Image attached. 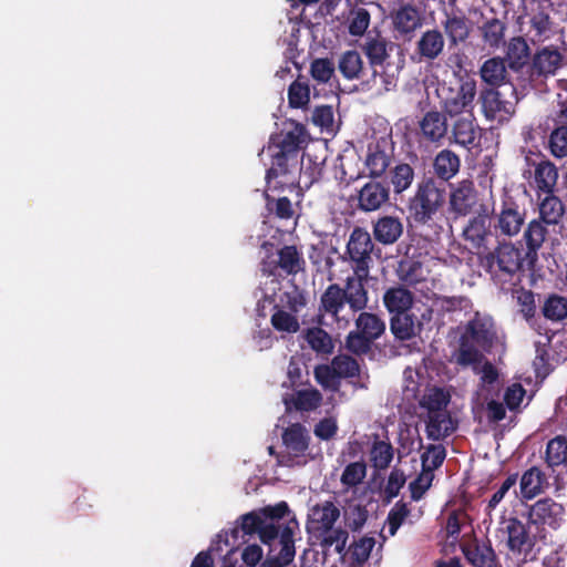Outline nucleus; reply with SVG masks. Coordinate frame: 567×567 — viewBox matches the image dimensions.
I'll list each match as a JSON object with an SVG mask.
<instances>
[{
  "label": "nucleus",
  "instance_id": "12",
  "mask_svg": "<svg viewBox=\"0 0 567 567\" xmlns=\"http://www.w3.org/2000/svg\"><path fill=\"white\" fill-rule=\"evenodd\" d=\"M447 138L450 144H455L467 151H472L481 145L482 128L476 122L473 113L455 116Z\"/></svg>",
  "mask_w": 567,
  "mask_h": 567
},
{
  "label": "nucleus",
  "instance_id": "14",
  "mask_svg": "<svg viewBox=\"0 0 567 567\" xmlns=\"http://www.w3.org/2000/svg\"><path fill=\"white\" fill-rule=\"evenodd\" d=\"M373 248L371 235L362 227H354L347 244V254L353 262L352 268L358 269V272L361 274L370 270Z\"/></svg>",
  "mask_w": 567,
  "mask_h": 567
},
{
  "label": "nucleus",
  "instance_id": "61",
  "mask_svg": "<svg viewBox=\"0 0 567 567\" xmlns=\"http://www.w3.org/2000/svg\"><path fill=\"white\" fill-rule=\"evenodd\" d=\"M548 146L555 157L567 156V125H560L550 133Z\"/></svg>",
  "mask_w": 567,
  "mask_h": 567
},
{
  "label": "nucleus",
  "instance_id": "53",
  "mask_svg": "<svg viewBox=\"0 0 567 567\" xmlns=\"http://www.w3.org/2000/svg\"><path fill=\"white\" fill-rule=\"evenodd\" d=\"M271 326L279 332L296 333L300 329L298 318L292 312L277 309L271 318Z\"/></svg>",
  "mask_w": 567,
  "mask_h": 567
},
{
  "label": "nucleus",
  "instance_id": "36",
  "mask_svg": "<svg viewBox=\"0 0 567 567\" xmlns=\"http://www.w3.org/2000/svg\"><path fill=\"white\" fill-rule=\"evenodd\" d=\"M480 75L493 89L505 84L508 75L505 60L498 56L486 60L480 69Z\"/></svg>",
  "mask_w": 567,
  "mask_h": 567
},
{
  "label": "nucleus",
  "instance_id": "40",
  "mask_svg": "<svg viewBox=\"0 0 567 567\" xmlns=\"http://www.w3.org/2000/svg\"><path fill=\"white\" fill-rule=\"evenodd\" d=\"M396 275L402 282L414 286L424 280L423 264L405 254L398 262Z\"/></svg>",
  "mask_w": 567,
  "mask_h": 567
},
{
  "label": "nucleus",
  "instance_id": "29",
  "mask_svg": "<svg viewBox=\"0 0 567 567\" xmlns=\"http://www.w3.org/2000/svg\"><path fill=\"white\" fill-rule=\"evenodd\" d=\"M444 38L440 30L432 29L422 33L416 42L415 54L419 62H432L436 60L444 50Z\"/></svg>",
  "mask_w": 567,
  "mask_h": 567
},
{
  "label": "nucleus",
  "instance_id": "8",
  "mask_svg": "<svg viewBox=\"0 0 567 567\" xmlns=\"http://www.w3.org/2000/svg\"><path fill=\"white\" fill-rule=\"evenodd\" d=\"M384 331L385 322L378 315L361 311L355 319V331H351L346 339V347L353 354H365Z\"/></svg>",
  "mask_w": 567,
  "mask_h": 567
},
{
  "label": "nucleus",
  "instance_id": "27",
  "mask_svg": "<svg viewBox=\"0 0 567 567\" xmlns=\"http://www.w3.org/2000/svg\"><path fill=\"white\" fill-rule=\"evenodd\" d=\"M347 303V291L338 284L329 285L320 297L318 317L330 316L336 322L340 321V311Z\"/></svg>",
  "mask_w": 567,
  "mask_h": 567
},
{
  "label": "nucleus",
  "instance_id": "18",
  "mask_svg": "<svg viewBox=\"0 0 567 567\" xmlns=\"http://www.w3.org/2000/svg\"><path fill=\"white\" fill-rule=\"evenodd\" d=\"M399 45L383 37L378 30L368 31L361 50L373 69V76L378 74L377 68H383L390 58V53Z\"/></svg>",
  "mask_w": 567,
  "mask_h": 567
},
{
  "label": "nucleus",
  "instance_id": "55",
  "mask_svg": "<svg viewBox=\"0 0 567 567\" xmlns=\"http://www.w3.org/2000/svg\"><path fill=\"white\" fill-rule=\"evenodd\" d=\"M367 475V464L363 461L349 463L342 474L340 482L343 486L351 488L361 484Z\"/></svg>",
  "mask_w": 567,
  "mask_h": 567
},
{
  "label": "nucleus",
  "instance_id": "57",
  "mask_svg": "<svg viewBox=\"0 0 567 567\" xmlns=\"http://www.w3.org/2000/svg\"><path fill=\"white\" fill-rule=\"evenodd\" d=\"M547 229L543 221L532 220L524 234L528 250L536 252L545 241Z\"/></svg>",
  "mask_w": 567,
  "mask_h": 567
},
{
  "label": "nucleus",
  "instance_id": "20",
  "mask_svg": "<svg viewBox=\"0 0 567 567\" xmlns=\"http://www.w3.org/2000/svg\"><path fill=\"white\" fill-rule=\"evenodd\" d=\"M393 159V147L388 140L380 138L368 144L364 167L370 178L382 177Z\"/></svg>",
  "mask_w": 567,
  "mask_h": 567
},
{
  "label": "nucleus",
  "instance_id": "5",
  "mask_svg": "<svg viewBox=\"0 0 567 567\" xmlns=\"http://www.w3.org/2000/svg\"><path fill=\"white\" fill-rule=\"evenodd\" d=\"M299 528L298 520L292 517L286 525H277L274 522L264 520L258 533L260 540L268 546L278 539L280 550L276 556H268L267 567H288L295 559V533Z\"/></svg>",
  "mask_w": 567,
  "mask_h": 567
},
{
  "label": "nucleus",
  "instance_id": "45",
  "mask_svg": "<svg viewBox=\"0 0 567 567\" xmlns=\"http://www.w3.org/2000/svg\"><path fill=\"white\" fill-rule=\"evenodd\" d=\"M370 462L378 471L386 470L394 456V449L389 441L375 440L370 449Z\"/></svg>",
  "mask_w": 567,
  "mask_h": 567
},
{
  "label": "nucleus",
  "instance_id": "33",
  "mask_svg": "<svg viewBox=\"0 0 567 567\" xmlns=\"http://www.w3.org/2000/svg\"><path fill=\"white\" fill-rule=\"evenodd\" d=\"M548 485L545 473L537 466H532L525 471L519 481L522 498L533 499L542 494Z\"/></svg>",
  "mask_w": 567,
  "mask_h": 567
},
{
  "label": "nucleus",
  "instance_id": "49",
  "mask_svg": "<svg viewBox=\"0 0 567 567\" xmlns=\"http://www.w3.org/2000/svg\"><path fill=\"white\" fill-rule=\"evenodd\" d=\"M450 402V395L442 389L433 386L420 399L419 404L427 411V414L445 410Z\"/></svg>",
  "mask_w": 567,
  "mask_h": 567
},
{
  "label": "nucleus",
  "instance_id": "19",
  "mask_svg": "<svg viewBox=\"0 0 567 567\" xmlns=\"http://www.w3.org/2000/svg\"><path fill=\"white\" fill-rule=\"evenodd\" d=\"M504 532L507 535L506 546L514 555L527 557L534 550L536 536L529 532V526L517 517H509L505 522Z\"/></svg>",
  "mask_w": 567,
  "mask_h": 567
},
{
  "label": "nucleus",
  "instance_id": "28",
  "mask_svg": "<svg viewBox=\"0 0 567 567\" xmlns=\"http://www.w3.org/2000/svg\"><path fill=\"white\" fill-rule=\"evenodd\" d=\"M403 223L398 216L383 215L372 226V234L375 241L383 246L395 244L403 235Z\"/></svg>",
  "mask_w": 567,
  "mask_h": 567
},
{
  "label": "nucleus",
  "instance_id": "17",
  "mask_svg": "<svg viewBox=\"0 0 567 567\" xmlns=\"http://www.w3.org/2000/svg\"><path fill=\"white\" fill-rule=\"evenodd\" d=\"M340 517V509L332 501L313 505L308 514L307 532L315 538H320L331 532Z\"/></svg>",
  "mask_w": 567,
  "mask_h": 567
},
{
  "label": "nucleus",
  "instance_id": "32",
  "mask_svg": "<svg viewBox=\"0 0 567 567\" xmlns=\"http://www.w3.org/2000/svg\"><path fill=\"white\" fill-rule=\"evenodd\" d=\"M322 394L316 388L295 391L289 398L284 399L287 411L292 409L299 412H312L322 403Z\"/></svg>",
  "mask_w": 567,
  "mask_h": 567
},
{
  "label": "nucleus",
  "instance_id": "64",
  "mask_svg": "<svg viewBox=\"0 0 567 567\" xmlns=\"http://www.w3.org/2000/svg\"><path fill=\"white\" fill-rule=\"evenodd\" d=\"M334 73V64L331 60L327 58L315 59L310 65V74L311 76L320 82L327 83L332 78Z\"/></svg>",
  "mask_w": 567,
  "mask_h": 567
},
{
  "label": "nucleus",
  "instance_id": "46",
  "mask_svg": "<svg viewBox=\"0 0 567 567\" xmlns=\"http://www.w3.org/2000/svg\"><path fill=\"white\" fill-rule=\"evenodd\" d=\"M310 102L308 80L299 75L288 87V104L292 109H305Z\"/></svg>",
  "mask_w": 567,
  "mask_h": 567
},
{
  "label": "nucleus",
  "instance_id": "51",
  "mask_svg": "<svg viewBox=\"0 0 567 567\" xmlns=\"http://www.w3.org/2000/svg\"><path fill=\"white\" fill-rule=\"evenodd\" d=\"M375 545L373 537L363 536L354 542L349 548L351 564L361 567L369 559L371 550Z\"/></svg>",
  "mask_w": 567,
  "mask_h": 567
},
{
  "label": "nucleus",
  "instance_id": "15",
  "mask_svg": "<svg viewBox=\"0 0 567 567\" xmlns=\"http://www.w3.org/2000/svg\"><path fill=\"white\" fill-rule=\"evenodd\" d=\"M308 132L303 124L296 121L285 123L284 128L270 137L268 148L293 153L300 156L301 150L307 145Z\"/></svg>",
  "mask_w": 567,
  "mask_h": 567
},
{
  "label": "nucleus",
  "instance_id": "3",
  "mask_svg": "<svg viewBox=\"0 0 567 567\" xmlns=\"http://www.w3.org/2000/svg\"><path fill=\"white\" fill-rule=\"evenodd\" d=\"M446 189L434 177L424 176L409 198V217L421 226L432 227L442 218Z\"/></svg>",
  "mask_w": 567,
  "mask_h": 567
},
{
  "label": "nucleus",
  "instance_id": "54",
  "mask_svg": "<svg viewBox=\"0 0 567 567\" xmlns=\"http://www.w3.org/2000/svg\"><path fill=\"white\" fill-rule=\"evenodd\" d=\"M266 207L280 219L292 218L295 210L291 200L286 196L275 198L268 192L265 193Z\"/></svg>",
  "mask_w": 567,
  "mask_h": 567
},
{
  "label": "nucleus",
  "instance_id": "7",
  "mask_svg": "<svg viewBox=\"0 0 567 567\" xmlns=\"http://www.w3.org/2000/svg\"><path fill=\"white\" fill-rule=\"evenodd\" d=\"M442 110L451 118L472 112L477 89L476 80L468 75L460 79L457 89L447 86L445 83L437 89Z\"/></svg>",
  "mask_w": 567,
  "mask_h": 567
},
{
  "label": "nucleus",
  "instance_id": "42",
  "mask_svg": "<svg viewBox=\"0 0 567 567\" xmlns=\"http://www.w3.org/2000/svg\"><path fill=\"white\" fill-rule=\"evenodd\" d=\"M558 179L557 167L548 159L540 161L535 167V183L538 190L554 193Z\"/></svg>",
  "mask_w": 567,
  "mask_h": 567
},
{
  "label": "nucleus",
  "instance_id": "13",
  "mask_svg": "<svg viewBox=\"0 0 567 567\" xmlns=\"http://www.w3.org/2000/svg\"><path fill=\"white\" fill-rule=\"evenodd\" d=\"M462 236L465 241L476 249V255L480 251L488 250L495 238L492 218L485 213H478L468 219L463 228Z\"/></svg>",
  "mask_w": 567,
  "mask_h": 567
},
{
  "label": "nucleus",
  "instance_id": "22",
  "mask_svg": "<svg viewBox=\"0 0 567 567\" xmlns=\"http://www.w3.org/2000/svg\"><path fill=\"white\" fill-rule=\"evenodd\" d=\"M565 515V508L550 497L537 501L529 508V524L544 526L547 525L553 529H557Z\"/></svg>",
  "mask_w": 567,
  "mask_h": 567
},
{
  "label": "nucleus",
  "instance_id": "30",
  "mask_svg": "<svg viewBox=\"0 0 567 567\" xmlns=\"http://www.w3.org/2000/svg\"><path fill=\"white\" fill-rule=\"evenodd\" d=\"M390 330L396 340L409 341L421 332L422 322L412 310L399 312L391 316Z\"/></svg>",
  "mask_w": 567,
  "mask_h": 567
},
{
  "label": "nucleus",
  "instance_id": "1",
  "mask_svg": "<svg viewBox=\"0 0 567 567\" xmlns=\"http://www.w3.org/2000/svg\"><path fill=\"white\" fill-rule=\"evenodd\" d=\"M503 343V337L493 317L476 311L460 337L456 363L462 367L481 363L484 359L482 351L491 353Z\"/></svg>",
  "mask_w": 567,
  "mask_h": 567
},
{
  "label": "nucleus",
  "instance_id": "62",
  "mask_svg": "<svg viewBox=\"0 0 567 567\" xmlns=\"http://www.w3.org/2000/svg\"><path fill=\"white\" fill-rule=\"evenodd\" d=\"M405 481L406 478L402 470L394 467L391 471L385 487L383 489L384 501L386 503H390L394 497L399 495L401 488L405 484Z\"/></svg>",
  "mask_w": 567,
  "mask_h": 567
},
{
  "label": "nucleus",
  "instance_id": "11",
  "mask_svg": "<svg viewBox=\"0 0 567 567\" xmlns=\"http://www.w3.org/2000/svg\"><path fill=\"white\" fill-rule=\"evenodd\" d=\"M449 212L454 218L466 217L476 210L478 192L470 178L449 184Z\"/></svg>",
  "mask_w": 567,
  "mask_h": 567
},
{
  "label": "nucleus",
  "instance_id": "38",
  "mask_svg": "<svg viewBox=\"0 0 567 567\" xmlns=\"http://www.w3.org/2000/svg\"><path fill=\"white\" fill-rule=\"evenodd\" d=\"M545 461L554 472L567 467V439L563 435L549 440L546 446Z\"/></svg>",
  "mask_w": 567,
  "mask_h": 567
},
{
  "label": "nucleus",
  "instance_id": "60",
  "mask_svg": "<svg viewBox=\"0 0 567 567\" xmlns=\"http://www.w3.org/2000/svg\"><path fill=\"white\" fill-rule=\"evenodd\" d=\"M316 381L327 390H337L340 385V378L331 364H320L315 368Z\"/></svg>",
  "mask_w": 567,
  "mask_h": 567
},
{
  "label": "nucleus",
  "instance_id": "6",
  "mask_svg": "<svg viewBox=\"0 0 567 567\" xmlns=\"http://www.w3.org/2000/svg\"><path fill=\"white\" fill-rule=\"evenodd\" d=\"M266 256L260 262V270L266 276H295L303 269L305 260L301 252L293 245H285L275 249V245L268 241L262 244Z\"/></svg>",
  "mask_w": 567,
  "mask_h": 567
},
{
  "label": "nucleus",
  "instance_id": "47",
  "mask_svg": "<svg viewBox=\"0 0 567 567\" xmlns=\"http://www.w3.org/2000/svg\"><path fill=\"white\" fill-rule=\"evenodd\" d=\"M507 25L497 18H492L481 27L483 41L489 47L497 49L504 43Z\"/></svg>",
  "mask_w": 567,
  "mask_h": 567
},
{
  "label": "nucleus",
  "instance_id": "63",
  "mask_svg": "<svg viewBox=\"0 0 567 567\" xmlns=\"http://www.w3.org/2000/svg\"><path fill=\"white\" fill-rule=\"evenodd\" d=\"M331 365L340 379L352 378L359 373V364L355 359L349 355H337L332 359Z\"/></svg>",
  "mask_w": 567,
  "mask_h": 567
},
{
  "label": "nucleus",
  "instance_id": "25",
  "mask_svg": "<svg viewBox=\"0 0 567 567\" xmlns=\"http://www.w3.org/2000/svg\"><path fill=\"white\" fill-rule=\"evenodd\" d=\"M369 271L361 274L358 269H353V276L348 277L343 291H347V303L353 312L362 311L367 308L369 302V295L365 288V281L369 277Z\"/></svg>",
  "mask_w": 567,
  "mask_h": 567
},
{
  "label": "nucleus",
  "instance_id": "31",
  "mask_svg": "<svg viewBox=\"0 0 567 567\" xmlns=\"http://www.w3.org/2000/svg\"><path fill=\"white\" fill-rule=\"evenodd\" d=\"M382 301L388 312L392 316L412 310L414 293L409 288L398 284L384 291Z\"/></svg>",
  "mask_w": 567,
  "mask_h": 567
},
{
  "label": "nucleus",
  "instance_id": "41",
  "mask_svg": "<svg viewBox=\"0 0 567 567\" xmlns=\"http://www.w3.org/2000/svg\"><path fill=\"white\" fill-rule=\"evenodd\" d=\"M303 338L311 350L317 354H331L334 343L331 336L320 327L308 328L303 332Z\"/></svg>",
  "mask_w": 567,
  "mask_h": 567
},
{
  "label": "nucleus",
  "instance_id": "4",
  "mask_svg": "<svg viewBox=\"0 0 567 567\" xmlns=\"http://www.w3.org/2000/svg\"><path fill=\"white\" fill-rule=\"evenodd\" d=\"M495 241L494 248L477 254L478 264L494 281L511 280L523 267L520 250L506 240Z\"/></svg>",
  "mask_w": 567,
  "mask_h": 567
},
{
  "label": "nucleus",
  "instance_id": "52",
  "mask_svg": "<svg viewBox=\"0 0 567 567\" xmlns=\"http://www.w3.org/2000/svg\"><path fill=\"white\" fill-rule=\"evenodd\" d=\"M446 457V450L443 445H429L426 451L421 455L422 471L427 474H433V471L437 470Z\"/></svg>",
  "mask_w": 567,
  "mask_h": 567
},
{
  "label": "nucleus",
  "instance_id": "24",
  "mask_svg": "<svg viewBox=\"0 0 567 567\" xmlns=\"http://www.w3.org/2000/svg\"><path fill=\"white\" fill-rule=\"evenodd\" d=\"M447 114L442 111H427L419 122L422 138L430 143H441L449 134Z\"/></svg>",
  "mask_w": 567,
  "mask_h": 567
},
{
  "label": "nucleus",
  "instance_id": "35",
  "mask_svg": "<svg viewBox=\"0 0 567 567\" xmlns=\"http://www.w3.org/2000/svg\"><path fill=\"white\" fill-rule=\"evenodd\" d=\"M454 430L452 417L446 409L427 414L426 435L430 440L439 441L444 439Z\"/></svg>",
  "mask_w": 567,
  "mask_h": 567
},
{
  "label": "nucleus",
  "instance_id": "23",
  "mask_svg": "<svg viewBox=\"0 0 567 567\" xmlns=\"http://www.w3.org/2000/svg\"><path fill=\"white\" fill-rule=\"evenodd\" d=\"M390 198V188L377 179L371 178L358 192L357 207L361 212L370 213L380 209Z\"/></svg>",
  "mask_w": 567,
  "mask_h": 567
},
{
  "label": "nucleus",
  "instance_id": "39",
  "mask_svg": "<svg viewBox=\"0 0 567 567\" xmlns=\"http://www.w3.org/2000/svg\"><path fill=\"white\" fill-rule=\"evenodd\" d=\"M530 58V50L522 37L512 38L506 49V60L512 70L518 71L526 65Z\"/></svg>",
  "mask_w": 567,
  "mask_h": 567
},
{
  "label": "nucleus",
  "instance_id": "50",
  "mask_svg": "<svg viewBox=\"0 0 567 567\" xmlns=\"http://www.w3.org/2000/svg\"><path fill=\"white\" fill-rule=\"evenodd\" d=\"M543 316L550 321H561L567 318V298L550 295L542 307Z\"/></svg>",
  "mask_w": 567,
  "mask_h": 567
},
{
  "label": "nucleus",
  "instance_id": "26",
  "mask_svg": "<svg viewBox=\"0 0 567 567\" xmlns=\"http://www.w3.org/2000/svg\"><path fill=\"white\" fill-rule=\"evenodd\" d=\"M461 169L460 156L450 148L439 151L432 161L433 176L439 183H449Z\"/></svg>",
  "mask_w": 567,
  "mask_h": 567
},
{
  "label": "nucleus",
  "instance_id": "16",
  "mask_svg": "<svg viewBox=\"0 0 567 567\" xmlns=\"http://www.w3.org/2000/svg\"><path fill=\"white\" fill-rule=\"evenodd\" d=\"M482 112L486 120L499 124L507 123L515 114V103L504 100L502 94L493 87L483 89L478 96Z\"/></svg>",
  "mask_w": 567,
  "mask_h": 567
},
{
  "label": "nucleus",
  "instance_id": "56",
  "mask_svg": "<svg viewBox=\"0 0 567 567\" xmlns=\"http://www.w3.org/2000/svg\"><path fill=\"white\" fill-rule=\"evenodd\" d=\"M371 20L370 12L365 8H355L351 10L348 31L353 37L367 34Z\"/></svg>",
  "mask_w": 567,
  "mask_h": 567
},
{
  "label": "nucleus",
  "instance_id": "59",
  "mask_svg": "<svg viewBox=\"0 0 567 567\" xmlns=\"http://www.w3.org/2000/svg\"><path fill=\"white\" fill-rule=\"evenodd\" d=\"M410 513L411 511L408 504L403 501H399L394 504L386 517L390 536H394L396 534L398 529L404 523Z\"/></svg>",
  "mask_w": 567,
  "mask_h": 567
},
{
  "label": "nucleus",
  "instance_id": "21",
  "mask_svg": "<svg viewBox=\"0 0 567 567\" xmlns=\"http://www.w3.org/2000/svg\"><path fill=\"white\" fill-rule=\"evenodd\" d=\"M460 547L466 561L472 567H502L488 538L484 542H480L474 537L470 542L461 543Z\"/></svg>",
  "mask_w": 567,
  "mask_h": 567
},
{
  "label": "nucleus",
  "instance_id": "2",
  "mask_svg": "<svg viewBox=\"0 0 567 567\" xmlns=\"http://www.w3.org/2000/svg\"><path fill=\"white\" fill-rule=\"evenodd\" d=\"M271 156V165L266 172V183L269 192L290 189L299 187L300 177L308 178L306 186L318 182L321 178V168L315 165L310 169L302 168L300 156L293 153L268 148Z\"/></svg>",
  "mask_w": 567,
  "mask_h": 567
},
{
  "label": "nucleus",
  "instance_id": "10",
  "mask_svg": "<svg viewBox=\"0 0 567 567\" xmlns=\"http://www.w3.org/2000/svg\"><path fill=\"white\" fill-rule=\"evenodd\" d=\"M493 228L495 240L498 236H516L524 223L525 212L520 209L517 202L508 194H504L498 208H493Z\"/></svg>",
  "mask_w": 567,
  "mask_h": 567
},
{
  "label": "nucleus",
  "instance_id": "34",
  "mask_svg": "<svg viewBox=\"0 0 567 567\" xmlns=\"http://www.w3.org/2000/svg\"><path fill=\"white\" fill-rule=\"evenodd\" d=\"M394 29L400 34L414 32L422 25V18L419 10L412 4L401 6L392 16Z\"/></svg>",
  "mask_w": 567,
  "mask_h": 567
},
{
  "label": "nucleus",
  "instance_id": "43",
  "mask_svg": "<svg viewBox=\"0 0 567 567\" xmlns=\"http://www.w3.org/2000/svg\"><path fill=\"white\" fill-rule=\"evenodd\" d=\"M338 69L347 80L352 81L361 79L364 66L360 53L355 50L343 52L339 59Z\"/></svg>",
  "mask_w": 567,
  "mask_h": 567
},
{
  "label": "nucleus",
  "instance_id": "44",
  "mask_svg": "<svg viewBox=\"0 0 567 567\" xmlns=\"http://www.w3.org/2000/svg\"><path fill=\"white\" fill-rule=\"evenodd\" d=\"M561 200L553 193L546 194L539 204V218L546 225H557L564 215Z\"/></svg>",
  "mask_w": 567,
  "mask_h": 567
},
{
  "label": "nucleus",
  "instance_id": "48",
  "mask_svg": "<svg viewBox=\"0 0 567 567\" xmlns=\"http://www.w3.org/2000/svg\"><path fill=\"white\" fill-rule=\"evenodd\" d=\"M414 168L406 163H399L390 171V179L395 194L409 189L414 181Z\"/></svg>",
  "mask_w": 567,
  "mask_h": 567
},
{
  "label": "nucleus",
  "instance_id": "9",
  "mask_svg": "<svg viewBox=\"0 0 567 567\" xmlns=\"http://www.w3.org/2000/svg\"><path fill=\"white\" fill-rule=\"evenodd\" d=\"M285 450L277 455L278 463L287 467L307 464L310 435L301 423H292L281 434Z\"/></svg>",
  "mask_w": 567,
  "mask_h": 567
},
{
  "label": "nucleus",
  "instance_id": "37",
  "mask_svg": "<svg viewBox=\"0 0 567 567\" xmlns=\"http://www.w3.org/2000/svg\"><path fill=\"white\" fill-rule=\"evenodd\" d=\"M442 25L451 47L464 43L470 37L468 20L464 16H447Z\"/></svg>",
  "mask_w": 567,
  "mask_h": 567
},
{
  "label": "nucleus",
  "instance_id": "58",
  "mask_svg": "<svg viewBox=\"0 0 567 567\" xmlns=\"http://www.w3.org/2000/svg\"><path fill=\"white\" fill-rule=\"evenodd\" d=\"M561 62V54L558 50L544 49L534 60L535 66L540 73H553Z\"/></svg>",
  "mask_w": 567,
  "mask_h": 567
}]
</instances>
